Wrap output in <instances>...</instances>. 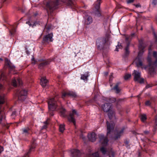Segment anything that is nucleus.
I'll use <instances>...</instances> for the list:
<instances>
[{
  "mask_svg": "<svg viewBox=\"0 0 157 157\" xmlns=\"http://www.w3.org/2000/svg\"><path fill=\"white\" fill-rule=\"evenodd\" d=\"M98 137L100 142L102 146L100 148V151L102 153V156H101L98 152H97L92 154V157H114V154L113 151L111 149L108 150L104 147L108 144V140L107 138L105 137L102 134L99 135Z\"/></svg>",
  "mask_w": 157,
  "mask_h": 157,
  "instance_id": "1",
  "label": "nucleus"
},
{
  "mask_svg": "<svg viewBox=\"0 0 157 157\" xmlns=\"http://www.w3.org/2000/svg\"><path fill=\"white\" fill-rule=\"evenodd\" d=\"M61 2L65 3L67 5L71 8L74 6L75 4L72 0H52L47 2L46 6V9L48 14L49 12L51 13L54 10L58 7V6Z\"/></svg>",
  "mask_w": 157,
  "mask_h": 157,
  "instance_id": "2",
  "label": "nucleus"
},
{
  "mask_svg": "<svg viewBox=\"0 0 157 157\" xmlns=\"http://www.w3.org/2000/svg\"><path fill=\"white\" fill-rule=\"evenodd\" d=\"M139 46L140 51L138 53V56L134 60L133 63L138 67H141L142 69H146L147 67L144 66L143 63L144 61V58L142 56V55L144 52V49L145 48L144 44H143V40H139Z\"/></svg>",
  "mask_w": 157,
  "mask_h": 157,
  "instance_id": "3",
  "label": "nucleus"
},
{
  "mask_svg": "<svg viewBox=\"0 0 157 157\" xmlns=\"http://www.w3.org/2000/svg\"><path fill=\"white\" fill-rule=\"evenodd\" d=\"M151 47L148 49L149 56L147 60L149 64V71L151 74H153L155 73V69L157 67V52L154 51L153 53V58L152 59L150 57L149 55L151 54Z\"/></svg>",
  "mask_w": 157,
  "mask_h": 157,
  "instance_id": "4",
  "label": "nucleus"
},
{
  "mask_svg": "<svg viewBox=\"0 0 157 157\" xmlns=\"http://www.w3.org/2000/svg\"><path fill=\"white\" fill-rule=\"evenodd\" d=\"M56 97L50 98L48 101V108L49 111H53L56 110L57 106Z\"/></svg>",
  "mask_w": 157,
  "mask_h": 157,
  "instance_id": "5",
  "label": "nucleus"
},
{
  "mask_svg": "<svg viewBox=\"0 0 157 157\" xmlns=\"http://www.w3.org/2000/svg\"><path fill=\"white\" fill-rule=\"evenodd\" d=\"M108 40L106 38H99L97 40V46L99 50L102 49L107 43Z\"/></svg>",
  "mask_w": 157,
  "mask_h": 157,
  "instance_id": "6",
  "label": "nucleus"
},
{
  "mask_svg": "<svg viewBox=\"0 0 157 157\" xmlns=\"http://www.w3.org/2000/svg\"><path fill=\"white\" fill-rule=\"evenodd\" d=\"M101 0H97L94 3L95 10L94 11V14L95 17H99L101 16V14L100 9V5Z\"/></svg>",
  "mask_w": 157,
  "mask_h": 157,
  "instance_id": "7",
  "label": "nucleus"
},
{
  "mask_svg": "<svg viewBox=\"0 0 157 157\" xmlns=\"http://www.w3.org/2000/svg\"><path fill=\"white\" fill-rule=\"evenodd\" d=\"M134 34H132L131 36H127L126 37V40L127 42V46L125 48V52L123 55V57L125 58L127 57L129 54V51L128 50L129 46V42L131 39L132 37L134 36Z\"/></svg>",
  "mask_w": 157,
  "mask_h": 157,
  "instance_id": "8",
  "label": "nucleus"
},
{
  "mask_svg": "<svg viewBox=\"0 0 157 157\" xmlns=\"http://www.w3.org/2000/svg\"><path fill=\"white\" fill-rule=\"evenodd\" d=\"M79 114L75 109H72L70 113L69 116L68 117L69 121L72 122L74 124L75 123V118L78 116Z\"/></svg>",
  "mask_w": 157,
  "mask_h": 157,
  "instance_id": "9",
  "label": "nucleus"
},
{
  "mask_svg": "<svg viewBox=\"0 0 157 157\" xmlns=\"http://www.w3.org/2000/svg\"><path fill=\"white\" fill-rule=\"evenodd\" d=\"M17 94L18 96V100L21 101H24L26 98L27 91L25 90H22L20 91H17Z\"/></svg>",
  "mask_w": 157,
  "mask_h": 157,
  "instance_id": "10",
  "label": "nucleus"
},
{
  "mask_svg": "<svg viewBox=\"0 0 157 157\" xmlns=\"http://www.w3.org/2000/svg\"><path fill=\"white\" fill-rule=\"evenodd\" d=\"M133 74L135 81H136L140 83H142L144 82V79L140 77V73L134 70Z\"/></svg>",
  "mask_w": 157,
  "mask_h": 157,
  "instance_id": "11",
  "label": "nucleus"
},
{
  "mask_svg": "<svg viewBox=\"0 0 157 157\" xmlns=\"http://www.w3.org/2000/svg\"><path fill=\"white\" fill-rule=\"evenodd\" d=\"M52 37L53 34L52 33L46 35L43 38L42 43L47 44L48 43L50 42H52L53 41Z\"/></svg>",
  "mask_w": 157,
  "mask_h": 157,
  "instance_id": "12",
  "label": "nucleus"
},
{
  "mask_svg": "<svg viewBox=\"0 0 157 157\" xmlns=\"http://www.w3.org/2000/svg\"><path fill=\"white\" fill-rule=\"evenodd\" d=\"M107 135L108 136L109 134L113 130L114 124L112 121L109 123L108 121H107Z\"/></svg>",
  "mask_w": 157,
  "mask_h": 157,
  "instance_id": "13",
  "label": "nucleus"
},
{
  "mask_svg": "<svg viewBox=\"0 0 157 157\" xmlns=\"http://www.w3.org/2000/svg\"><path fill=\"white\" fill-rule=\"evenodd\" d=\"M103 99L105 101L109 102L112 103L115 102L117 103V104L119 103L122 100L121 99H118L117 100H116V99L115 98L113 97L109 98H106L104 97L103 98Z\"/></svg>",
  "mask_w": 157,
  "mask_h": 157,
  "instance_id": "14",
  "label": "nucleus"
},
{
  "mask_svg": "<svg viewBox=\"0 0 157 157\" xmlns=\"http://www.w3.org/2000/svg\"><path fill=\"white\" fill-rule=\"evenodd\" d=\"M112 105L111 104L106 103L102 105L101 107L105 112H108L111 108Z\"/></svg>",
  "mask_w": 157,
  "mask_h": 157,
  "instance_id": "15",
  "label": "nucleus"
},
{
  "mask_svg": "<svg viewBox=\"0 0 157 157\" xmlns=\"http://www.w3.org/2000/svg\"><path fill=\"white\" fill-rule=\"evenodd\" d=\"M67 96L75 97L76 96V94L75 93L72 91L64 92L62 94V97L64 99Z\"/></svg>",
  "mask_w": 157,
  "mask_h": 157,
  "instance_id": "16",
  "label": "nucleus"
},
{
  "mask_svg": "<svg viewBox=\"0 0 157 157\" xmlns=\"http://www.w3.org/2000/svg\"><path fill=\"white\" fill-rule=\"evenodd\" d=\"M71 152L72 157H80L81 155L80 152L78 150L72 149Z\"/></svg>",
  "mask_w": 157,
  "mask_h": 157,
  "instance_id": "17",
  "label": "nucleus"
},
{
  "mask_svg": "<svg viewBox=\"0 0 157 157\" xmlns=\"http://www.w3.org/2000/svg\"><path fill=\"white\" fill-rule=\"evenodd\" d=\"M35 147V143L34 142L32 143V144L31 146L30 149L28 151L25 153L24 156L23 157H29V154L31 153V152L33 151V149Z\"/></svg>",
  "mask_w": 157,
  "mask_h": 157,
  "instance_id": "18",
  "label": "nucleus"
},
{
  "mask_svg": "<svg viewBox=\"0 0 157 157\" xmlns=\"http://www.w3.org/2000/svg\"><path fill=\"white\" fill-rule=\"evenodd\" d=\"M21 131L22 134L25 136L30 134L31 132V129L28 127L22 128Z\"/></svg>",
  "mask_w": 157,
  "mask_h": 157,
  "instance_id": "19",
  "label": "nucleus"
},
{
  "mask_svg": "<svg viewBox=\"0 0 157 157\" xmlns=\"http://www.w3.org/2000/svg\"><path fill=\"white\" fill-rule=\"evenodd\" d=\"M12 84L14 86H16L17 84L20 85L22 83V81L20 78H18L17 79V80L15 78L13 79L12 81Z\"/></svg>",
  "mask_w": 157,
  "mask_h": 157,
  "instance_id": "20",
  "label": "nucleus"
},
{
  "mask_svg": "<svg viewBox=\"0 0 157 157\" xmlns=\"http://www.w3.org/2000/svg\"><path fill=\"white\" fill-rule=\"evenodd\" d=\"M88 137L90 140L94 142L96 139V135L94 132H92L88 134Z\"/></svg>",
  "mask_w": 157,
  "mask_h": 157,
  "instance_id": "21",
  "label": "nucleus"
},
{
  "mask_svg": "<svg viewBox=\"0 0 157 157\" xmlns=\"http://www.w3.org/2000/svg\"><path fill=\"white\" fill-rule=\"evenodd\" d=\"M124 131V129H122L117 132H115V136L113 138L115 140H116L119 138L122 134Z\"/></svg>",
  "mask_w": 157,
  "mask_h": 157,
  "instance_id": "22",
  "label": "nucleus"
},
{
  "mask_svg": "<svg viewBox=\"0 0 157 157\" xmlns=\"http://www.w3.org/2000/svg\"><path fill=\"white\" fill-rule=\"evenodd\" d=\"M51 61L50 60H47L43 61L39 65V67L40 68H42V67L49 64Z\"/></svg>",
  "mask_w": 157,
  "mask_h": 157,
  "instance_id": "23",
  "label": "nucleus"
},
{
  "mask_svg": "<svg viewBox=\"0 0 157 157\" xmlns=\"http://www.w3.org/2000/svg\"><path fill=\"white\" fill-rule=\"evenodd\" d=\"M48 82L45 77H42L40 80V84L43 87H45L47 85V83Z\"/></svg>",
  "mask_w": 157,
  "mask_h": 157,
  "instance_id": "24",
  "label": "nucleus"
},
{
  "mask_svg": "<svg viewBox=\"0 0 157 157\" xmlns=\"http://www.w3.org/2000/svg\"><path fill=\"white\" fill-rule=\"evenodd\" d=\"M6 65L7 66V67L9 68L12 70H13L15 68V66H12L10 63V62L7 59H5Z\"/></svg>",
  "mask_w": 157,
  "mask_h": 157,
  "instance_id": "25",
  "label": "nucleus"
},
{
  "mask_svg": "<svg viewBox=\"0 0 157 157\" xmlns=\"http://www.w3.org/2000/svg\"><path fill=\"white\" fill-rule=\"evenodd\" d=\"M120 84V82L117 83L113 88V90L117 93H119L121 91V89L118 87Z\"/></svg>",
  "mask_w": 157,
  "mask_h": 157,
  "instance_id": "26",
  "label": "nucleus"
},
{
  "mask_svg": "<svg viewBox=\"0 0 157 157\" xmlns=\"http://www.w3.org/2000/svg\"><path fill=\"white\" fill-rule=\"evenodd\" d=\"M89 75L88 72H86L83 75H81V78L84 81H87L88 80L87 78Z\"/></svg>",
  "mask_w": 157,
  "mask_h": 157,
  "instance_id": "27",
  "label": "nucleus"
},
{
  "mask_svg": "<svg viewBox=\"0 0 157 157\" xmlns=\"http://www.w3.org/2000/svg\"><path fill=\"white\" fill-rule=\"evenodd\" d=\"M93 21L92 17L90 16H88L86 20V24L88 25L91 24Z\"/></svg>",
  "mask_w": 157,
  "mask_h": 157,
  "instance_id": "28",
  "label": "nucleus"
},
{
  "mask_svg": "<svg viewBox=\"0 0 157 157\" xmlns=\"http://www.w3.org/2000/svg\"><path fill=\"white\" fill-rule=\"evenodd\" d=\"M108 116L109 119L111 120L115 118V113L113 111H110L108 113Z\"/></svg>",
  "mask_w": 157,
  "mask_h": 157,
  "instance_id": "29",
  "label": "nucleus"
},
{
  "mask_svg": "<svg viewBox=\"0 0 157 157\" xmlns=\"http://www.w3.org/2000/svg\"><path fill=\"white\" fill-rule=\"evenodd\" d=\"M26 23L28 24L30 27H32L35 26L37 24L36 22H33L30 21L27 22Z\"/></svg>",
  "mask_w": 157,
  "mask_h": 157,
  "instance_id": "30",
  "label": "nucleus"
},
{
  "mask_svg": "<svg viewBox=\"0 0 157 157\" xmlns=\"http://www.w3.org/2000/svg\"><path fill=\"white\" fill-rule=\"evenodd\" d=\"M0 80L4 81L5 80V81H6V76L5 74L4 73H2L1 75Z\"/></svg>",
  "mask_w": 157,
  "mask_h": 157,
  "instance_id": "31",
  "label": "nucleus"
},
{
  "mask_svg": "<svg viewBox=\"0 0 157 157\" xmlns=\"http://www.w3.org/2000/svg\"><path fill=\"white\" fill-rule=\"evenodd\" d=\"M64 125V124H60L59 126V130L61 132H63L65 130Z\"/></svg>",
  "mask_w": 157,
  "mask_h": 157,
  "instance_id": "32",
  "label": "nucleus"
},
{
  "mask_svg": "<svg viewBox=\"0 0 157 157\" xmlns=\"http://www.w3.org/2000/svg\"><path fill=\"white\" fill-rule=\"evenodd\" d=\"M140 119L143 122H144L147 119L146 115L145 114L141 115V116Z\"/></svg>",
  "mask_w": 157,
  "mask_h": 157,
  "instance_id": "33",
  "label": "nucleus"
},
{
  "mask_svg": "<svg viewBox=\"0 0 157 157\" xmlns=\"http://www.w3.org/2000/svg\"><path fill=\"white\" fill-rule=\"evenodd\" d=\"M122 48V46H121V44H118L117 46H116V48L115 49V51H118V48Z\"/></svg>",
  "mask_w": 157,
  "mask_h": 157,
  "instance_id": "34",
  "label": "nucleus"
},
{
  "mask_svg": "<svg viewBox=\"0 0 157 157\" xmlns=\"http://www.w3.org/2000/svg\"><path fill=\"white\" fill-rule=\"evenodd\" d=\"M16 31V29L13 27L12 30L10 31V33L11 35H12L15 33Z\"/></svg>",
  "mask_w": 157,
  "mask_h": 157,
  "instance_id": "35",
  "label": "nucleus"
},
{
  "mask_svg": "<svg viewBox=\"0 0 157 157\" xmlns=\"http://www.w3.org/2000/svg\"><path fill=\"white\" fill-rule=\"evenodd\" d=\"M131 76L130 74H127L125 75L124 78L125 80H127L128 78H130Z\"/></svg>",
  "mask_w": 157,
  "mask_h": 157,
  "instance_id": "36",
  "label": "nucleus"
},
{
  "mask_svg": "<svg viewBox=\"0 0 157 157\" xmlns=\"http://www.w3.org/2000/svg\"><path fill=\"white\" fill-rule=\"evenodd\" d=\"M60 112L62 116H64V113L65 112V109L63 108H62Z\"/></svg>",
  "mask_w": 157,
  "mask_h": 157,
  "instance_id": "37",
  "label": "nucleus"
},
{
  "mask_svg": "<svg viewBox=\"0 0 157 157\" xmlns=\"http://www.w3.org/2000/svg\"><path fill=\"white\" fill-rule=\"evenodd\" d=\"M157 4V0H153L152 5L153 6H155Z\"/></svg>",
  "mask_w": 157,
  "mask_h": 157,
  "instance_id": "38",
  "label": "nucleus"
},
{
  "mask_svg": "<svg viewBox=\"0 0 157 157\" xmlns=\"http://www.w3.org/2000/svg\"><path fill=\"white\" fill-rule=\"evenodd\" d=\"M157 130V123H155V125L154 126V128L153 130V132H155Z\"/></svg>",
  "mask_w": 157,
  "mask_h": 157,
  "instance_id": "39",
  "label": "nucleus"
},
{
  "mask_svg": "<svg viewBox=\"0 0 157 157\" xmlns=\"http://www.w3.org/2000/svg\"><path fill=\"white\" fill-rule=\"evenodd\" d=\"M44 123H45V125H44L43 127H42V129H45V128H46L47 127V122L46 121H45L44 122Z\"/></svg>",
  "mask_w": 157,
  "mask_h": 157,
  "instance_id": "40",
  "label": "nucleus"
},
{
  "mask_svg": "<svg viewBox=\"0 0 157 157\" xmlns=\"http://www.w3.org/2000/svg\"><path fill=\"white\" fill-rule=\"evenodd\" d=\"M150 104H151V102L149 101H147L145 102V105H147V106L149 105H150Z\"/></svg>",
  "mask_w": 157,
  "mask_h": 157,
  "instance_id": "41",
  "label": "nucleus"
},
{
  "mask_svg": "<svg viewBox=\"0 0 157 157\" xmlns=\"http://www.w3.org/2000/svg\"><path fill=\"white\" fill-rule=\"evenodd\" d=\"M152 86V85H150V84H147L146 86V88H148L151 87Z\"/></svg>",
  "mask_w": 157,
  "mask_h": 157,
  "instance_id": "42",
  "label": "nucleus"
},
{
  "mask_svg": "<svg viewBox=\"0 0 157 157\" xmlns=\"http://www.w3.org/2000/svg\"><path fill=\"white\" fill-rule=\"evenodd\" d=\"M134 1V0H128L127 1V3L128 4L131 3L133 2Z\"/></svg>",
  "mask_w": 157,
  "mask_h": 157,
  "instance_id": "43",
  "label": "nucleus"
},
{
  "mask_svg": "<svg viewBox=\"0 0 157 157\" xmlns=\"http://www.w3.org/2000/svg\"><path fill=\"white\" fill-rule=\"evenodd\" d=\"M144 133L145 134H148L149 133V132L148 131H145L144 132Z\"/></svg>",
  "mask_w": 157,
  "mask_h": 157,
  "instance_id": "44",
  "label": "nucleus"
},
{
  "mask_svg": "<svg viewBox=\"0 0 157 157\" xmlns=\"http://www.w3.org/2000/svg\"><path fill=\"white\" fill-rule=\"evenodd\" d=\"M3 151V148L1 146H0V154Z\"/></svg>",
  "mask_w": 157,
  "mask_h": 157,
  "instance_id": "45",
  "label": "nucleus"
},
{
  "mask_svg": "<svg viewBox=\"0 0 157 157\" xmlns=\"http://www.w3.org/2000/svg\"><path fill=\"white\" fill-rule=\"evenodd\" d=\"M32 63H33L34 64H35L36 63V61L35 60H34V58H33L32 59Z\"/></svg>",
  "mask_w": 157,
  "mask_h": 157,
  "instance_id": "46",
  "label": "nucleus"
},
{
  "mask_svg": "<svg viewBox=\"0 0 157 157\" xmlns=\"http://www.w3.org/2000/svg\"><path fill=\"white\" fill-rule=\"evenodd\" d=\"M154 37H155V42H157V36H156V34L155 33H154Z\"/></svg>",
  "mask_w": 157,
  "mask_h": 157,
  "instance_id": "47",
  "label": "nucleus"
},
{
  "mask_svg": "<svg viewBox=\"0 0 157 157\" xmlns=\"http://www.w3.org/2000/svg\"><path fill=\"white\" fill-rule=\"evenodd\" d=\"M136 7H141V6L140 4H137L136 5H135Z\"/></svg>",
  "mask_w": 157,
  "mask_h": 157,
  "instance_id": "48",
  "label": "nucleus"
},
{
  "mask_svg": "<svg viewBox=\"0 0 157 157\" xmlns=\"http://www.w3.org/2000/svg\"><path fill=\"white\" fill-rule=\"evenodd\" d=\"M113 73H111V75L110 76V77H109V80H111V78L113 77Z\"/></svg>",
  "mask_w": 157,
  "mask_h": 157,
  "instance_id": "49",
  "label": "nucleus"
},
{
  "mask_svg": "<svg viewBox=\"0 0 157 157\" xmlns=\"http://www.w3.org/2000/svg\"><path fill=\"white\" fill-rule=\"evenodd\" d=\"M50 115L51 116H52L54 114L52 112H50Z\"/></svg>",
  "mask_w": 157,
  "mask_h": 157,
  "instance_id": "50",
  "label": "nucleus"
},
{
  "mask_svg": "<svg viewBox=\"0 0 157 157\" xmlns=\"http://www.w3.org/2000/svg\"><path fill=\"white\" fill-rule=\"evenodd\" d=\"M155 123H157V115L155 117Z\"/></svg>",
  "mask_w": 157,
  "mask_h": 157,
  "instance_id": "51",
  "label": "nucleus"
},
{
  "mask_svg": "<svg viewBox=\"0 0 157 157\" xmlns=\"http://www.w3.org/2000/svg\"><path fill=\"white\" fill-rule=\"evenodd\" d=\"M15 112H13V113H12V115H15Z\"/></svg>",
  "mask_w": 157,
  "mask_h": 157,
  "instance_id": "52",
  "label": "nucleus"
},
{
  "mask_svg": "<svg viewBox=\"0 0 157 157\" xmlns=\"http://www.w3.org/2000/svg\"><path fill=\"white\" fill-rule=\"evenodd\" d=\"M125 143L126 144H128V141H126V142H125Z\"/></svg>",
  "mask_w": 157,
  "mask_h": 157,
  "instance_id": "53",
  "label": "nucleus"
},
{
  "mask_svg": "<svg viewBox=\"0 0 157 157\" xmlns=\"http://www.w3.org/2000/svg\"><path fill=\"white\" fill-rule=\"evenodd\" d=\"M105 75H108V72H105Z\"/></svg>",
  "mask_w": 157,
  "mask_h": 157,
  "instance_id": "54",
  "label": "nucleus"
},
{
  "mask_svg": "<svg viewBox=\"0 0 157 157\" xmlns=\"http://www.w3.org/2000/svg\"><path fill=\"white\" fill-rule=\"evenodd\" d=\"M2 0V2H5V1H6V0Z\"/></svg>",
  "mask_w": 157,
  "mask_h": 157,
  "instance_id": "55",
  "label": "nucleus"
},
{
  "mask_svg": "<svg viewBox=\"0 0 157 157\" xmlns=\"http://www.w3.org/2000/svg\"><path fill=\"white\" fill-rule=\"evenodd\" d=\"M0 59L2 60V59H1V58H0Z\"/></svg>",
  "mask_w": 157,
  "mask_h": 157,
  "instance_id": "56",
  "label": "nucleus"
},
{
  "mask_svg": "<svg viewBox=\"0 0 157 157\" xmlns=\"http://www.w3.org/2000/svg\"><path fill=\"white\" fill-rule=\"evenodd\" d=\"M141 30H142V28H141Z\"/></svg>",
  "mask_w": 157,
  "mask_h": 157,
  "instance_id": "57",
  "label": "nucleus"
}]
</instances>
